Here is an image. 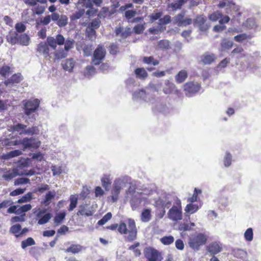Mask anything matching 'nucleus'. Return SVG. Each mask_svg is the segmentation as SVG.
Returning <instances> with one entry per match:
<instances>
[{
  "instance_id": "obj_1",
  "label": "nucleus",
  "mask_w": 261,
  "mask_h": 261,
  "mask_svg": "<svg viewBox=\"0 0 261 261\" xmlns=\"http://www.w3.org/2000/svg\"><path fill=\"white\" fill-rule=\"evenodd\" d=\"M40 104V101L38 99L33 100H29L24 104L23 107L24 114L26 116H24L25 122L29 120L31 122H34L36 120L38 114L36 113Z\"/></svg>"
},
{
  "instance_id": "obj_2",
  "label": "nucleus",
  "mask_w": 261,
  "mask_h": 261,
  "mask_svg": "<svg viewBox=\"0 0 261 261\" xmlns=\"http://www.w3.org/2000/svg\"><path fill=\"white\" fill-rule=\"evenodd\" d=\"M127 226L124 222H121L118 226V230L121 234L128 233L126 239L128 241H133L137 238V229L135 222L133 219H128L127 220Z\"/></svg>"
},
{
  "instance_id": "obj_3",
  "label": "nucleus",
  "mask_w": 261,
  "mask_h": 261,
  "mask_svg": "<svg viewBox=\"0 0 261 261\" xmlns=\"http://www.w3.org/2000/svg\"><path fill=\"white\" fill-rule=\"evenodd\" d=\"M130 183V178L128 176L118 178L114 180L113 187L112 190V199L113 202H116L118 198L120 191L127 185Z\"/></svg>"
},
{
  "instance_id": "obj_4",
  "label": "nucleus",
  "mask_w": 261,
  "mask_h": 261,
  "mask_svg": "<svg viewBox=\"0 0 261 261\" xmlns=\"http://www.w3.org/2000/svg\"><path fill=\"white\" fill-rule=\"evenodd\" d=\"M207 240V237L202 233H198L189 238L188 244L190 248L195 251L199 250L200 247L204 245Z\"/></svg>"
},
{
  "instance_id": "obj_5",
  "label": "nucleus",
  "mask_w": 261,
  "mask_h": 261,
  "mask_svg": "<svg viewBox=\"0 0 261 261\" xmlns=\"http://www.w3.org/2000/svg\"><path fill=\"white\" fill-rule=\"evenodd\" d=\"M218 7L220 8H225L226 13L228 14L230 13V12L233 11V12L231 13L234 17L241 16L242 13L239 12V6L236 5L232 1H229V0H221L220 1L218 4Z\"/></svg>"
},
{
  "instance_id": "obj_6",
  "label": "nucleus",
  "mask_w": 261,
  "mask_h": 261,
  "mask_svg": "<svg viewBox=\"0 0 261 261\" xmlns=\"http://www.w3.org/2000/svg\"><path fill=\"white\" fill-rule=\"evenodd\" d=\"M176 204L178 206L173 205L167 214L169 219L173 221H177L182 219L181 202L179 200H177Z\"/></svg>"
},
{
  "instance_id": "obj_7",
  "label": "nucleus",
  "mask_w": 261,
  "mask_h": 261,
  "mask_svg": "<svg viewBox=\"0 0 261 261\" xmlns=\"http://www.w3.org/2000/svg\"><path fill=\"white\" fill-rule=\"evenodd\" d=\"M106 54L105 48L102 45H98L94 51L92 59V63L95 65H99L104 60Z\"/></svg>"
},
{
  "instance_id": "obj_8",
  "label": "nucleus",
  "mask_w": 261,
  "mask_h": 261,
  "mask_svg": "<svg viewBox=\"0 0 261 261\" xmlns=\"http://www.w3.org/2000/svg\"><path fill=\"white\" fill-rule=\"evenodd\" d=\"M201 86L198 83L189 82L184 85V91L187 97L194 96L200 90Z\"/></svg>"
},
{
  "instance_id": "obj_9",
  "label": "nucleus",
  "mask_w": 261,
  "mask_h": 261,
  "mask_svg": "<svg viewBox=\"0 0 261 261\" xmlns=\"http://www.w3.org/2000/svg\"><path fill=\"white\" fill-rule=\"evenodd\" d=\"M173 24L178 27H186L192 23V19L190 18L185 17V13H179L172 18Z\"/></svg>"
},
{
  "instance_id": "obj_10",
  "label": "nucleus",
  "mask_w": 261,
  "mask_h": 261,
  "mask_svg": "<svg viewBox=\"0 0 261 261\" xmlns=\"http://www.w3.org/2000/svg\"><path fill=\"white\" fill-rule=\"evenodd\" d=\"M18 142V144H22L24 149H37L39 148L41 145V142L33 137H26L21 140H19Z\"/></svg>"
},
{
  "instance_id": "obj_11",
  "label": "nucleus",
  "mask_w": 261,
  "mask_h": 261,
  "mask_svg": "<svg viewBox=\"0 0 261 261\" xmlns=\"http://www.w3.org/2000/svg\"><path fill=\"white\" fill-rule=\"evenodd\" d=\"M206 21V18L203 15H198L192 21L194 27L198 28L200 32H205L210 27V25Z\"/></svg>"
},
{
  "instance_id": "obj_12",
  "label": "nucleus",
  "mask_w": 261,
  "mask_h": 261,
  "mask_svg": "<svg viewBox=\"0 0 261 261\" xmlns=\"http://www.w3.org/2000/svg\"><path fill=\"white\" fill-rule=\"evenodd\" d=\"M173 199L172 195L165 194L156 201V206L161 208H169L171 206Z\"/></svg>"
},
{
  "instance_id": "obj_13",
  "label": "nucleus",
  "mask_w": 261,
  "mask_h": 261,
  "mask_svg": "<svg viewBox=\"0 0 261 261\" xmlns=\"http://www.w3.org/2000/svg\"><path fill=\"white\" fill-rule=\"evenodd\" d=\"M195 226L194 223L190 221V215H185L184 221L178 223V229L183 231H191L193 230V227Z\"/></svg>"
},
{
  "instance_id": "obj_14",
  "label": "nucleus",
  "mask_w": 261,
  "mask_h": 261,
  "mask_svg": "<svg viewBox=\"0 0 261 261\" xmlns=\"http://www.w3.org/2000/svg\"><path fill=\"white\" fill-rule=\"evenodd\" d=\"M94 211L91 206L86 203H83L79 206V210L76 213L77 216H91L94 214Z\"/></svg>"
},
{
  "instance_id": "obj_15",
  "label": "nucleus",
  "mask_w": 261,
  "mask_h": 261,
  "mask_svg": "<svg viewBox=\"0 0 261 261\" xmlns=\"http://www.w3.org/2000/svg\"><path fill=\"white\" fill-rule=\"evenodd\" d=\"M133 99L135 100H144L145 101H149L148 94L143 89H139L135 91L132 94Z\"/></svg>"
},
{
  "instance_id": "obj_16",
  "label": "nucleus",
  "mask_w": 261,
  "mask_h": 261,
  "mask_svg": "<svg viewBox=\"0 0 261 261\" xmlns=\"http://www.w3.org/2000/svg\"><path fill=\"white\" fill-rule=\"evenodd\" d=\"M37 51L39 53L42 54L45 58L49 59L50 58L49 55V48L45 42H41L38 45Z\"/></svg>"
},
{
  "instance_id": "obj_17",
  "label": "nucleus",
  "mask_w": 261,
  "mask_h": 261,
  "mask_svg": "<svg viewBox=\"0 0 261 261\" xmlns=\"http://www.w3.org/2000/svg\"><path fill=\"white\" fill-rule=\"evenodd\" d=\"M132 33V31L130 28L124 29L122 27H119L115 29L116 36H118L120 35L122 39H125L130 36Z\"/></svg>"
},
{
  "instance_id": "obj_18",
  "label": "nucleus",
  "mask_w": 261,
  "mask_h": 261,
  "mask_svg": "<svg viewBox=\"0 0 261 261\" xmlns=\"http://www.w3.org/2000/svg\"><path fill=\"white\" fill-rule=\"evenodd\" d=\"M22 80V76L19 73L14 74L10 79L5 81L4 84L6 86H9L15 84H18Z\"/></svg>"
},
{
  "instance_id": "obj_19",
  "label": "nucleus",
  "mask_w": 261,
  "mask_h": 261,
  "mask_svg": "<svg viewBox=\"0 0 261 261\" xmlns=\"http://www.w3.org/2000/svg\"><path fill=\"white\" fill-rule=\"evenodd\" d=\"M244 26L248 29H253L255 31L260 29L255 19L253 18H248L244 23Z\"/></svg>"
},
{
  "instance_id": "obj_20",
  "label": "nucleus",
  "mask_w": 261,
  "mask_h": 261,
  "mask_svg": "<svg viewBox=\"0 0 261 261\" xmlns=\"http://www.w3.org/2000/svg\"><path fill=\"white\" fill-rule=\"evenodd\" d=\"M125 87L130 92L133 91L134 88L139 86V82H138L134 77H129L125 81Z\"/></svg>"
},
{
  "instance_id": "obj_21",
  "label": "nucleus",
  "mask_w": 261,
  "mask_h": 261,
  "mask_svg": "<svg viewBox=\"0 0 261 261\" xmlns=\"http://www.w3.org/2000/svg\"><path fill=\"white\" fill-rule=\"evenodd\" d=\"M207 251L214 255L221 251L222 248L217 242H212L207 247Z\"/></svg>"
},
{
  "instance_id": "obj_22",
  "label": "nucleus",
  "mask_w": 261,
  "mask_h": 261,
  "mask_svg": "<svg viewBox=\"0 0 261 261\" xmlns=\"http://www.w3.org/2000/svg\"><path fill=\"white\" fill-rule=\"evenodd\" d=\"M153 106H155L153 107L152 109L155 111L163 113L164 114H167L169 112L168 108L160 100H159L156 103L154 104Z\"/></svg>"
},
{
  "instance_id": "obj_23",
  "label": "nucleus",
  "mask_w": 261,
  "mask_h": 261,
  "mask_svg": "<svg viewBox=\"0 0 261 261\" xmlns=\"http://www.w3.org/2000/svg\"><path fill=\"white\" fill-rule=\"evenodd\" d=\"M55 191H49L46 193L44 199L41 201V203L45 206H48L51 202V200L55 197Z\"/></svg>"
},
{
  "instance_id": "obj_24",
  "label": "nucleus",
  "mask_w": 261,
  "mask_h": 261,
  "mask_svg": "<svg viewBox=\"0 0 261 261\" xmlns=\"http://www.w3.org/2000/svg\"><path fill=\"white\" fill-rule=\"evenodd\" d=\"M40 130L37 126H33L31 127L25 128L23 132H20L19 135H25L33 136L34 135H38L39 134Z\"/></svg>"
},
{
  "instance_id": "obj_25",
  "label": "nucleus",
  "mask_w": 261,
  "mask_h": 261,
  "mask_svg": "<svg viewBox=\"0 0 261 261\" xmlns=\"http://www.w3.org/2000/svg\"><path fill=\"white\" fill-rule=\"evenodd\" d=\"M7 41L12 45L18 43V34L16 32H10L6 36Z\"/></svg>"
},
{
  "instance_id": "obj_26",
  "label": "nucleus",
  "mask_w": 261,
  "mask_h": 261,
  "mask_svg": "<svg viewBox=\"0 0 261 261\" xmlns=\"http://www.w3.org/2000/svg\"><path fill=\"white\" fill-rule=\"evenodd\" d=\"M136 77L141 80H145L148 76V73L144 68H137L134 70Z\"/></svg>"
},
{
  "instance_id": "obj_27",
  "label": "nucleus",
  "mask_w": 261,
  "mask_h": 261,
  "mask_svg": "<svg viewBox=\"0 0 261 261\" xmlns=\"http://www.w3.org/2000/svg\"><path fill=\"white\" fill-rule=\"evenodd\" d=\"M74 64L75 62L73 59L70 58L63 61L62 65L64 70L71 72L73 68Z\"/></svg>"
},
{
  "instance_id": "obj_28",
  "label": "nucleus",
  "mask_w": 261,
  "mask_h": 261,
  "mask_svg": "<svg viewBox=\"0 0 261 261\" xmlns=\"http://www.w3.org/2000/svg\"><path fill=\"white\" fill-rule=\"evenodd\" d=\"M84 249L85 248L80 244H72L66 249L65 252L76 254L80 252Z\"/></svg>"
},
{
  "instance_id": "obj_29",
  "label": "nucleus",
  "mask_w": 261,
  "mask_h": 261,
  "mask_svg": "<svg viewBox=\"0 0 261 261\" xmlns=\"http://www.w3.org/2000/svg\"><path fill=\"white\" fill-rule=\"evenodd\" d=\"M233 42L228 39L224 38L221 40L220 43L221 51L229 50L233 46Z\"/></svg>"
},
{
  "instance_id": "obj_30",
  "label": "nucleus",
  "mask_w": 261,
  "mask_h": 261,
  "mask_svg": "<svg viewBox=\"0 0 261 261\" xmlns=\"http://www.w3.org/2000/svg\"><path fill=\"white\" fill-rule=\"evenodd\" d=\"M189 0H177L176 2L169 4L168 8H171L173 11L179 10Z\"/></svg>"
},
{
  "instance_id": "obj_31",
  "label": "nucleus",
  "mask_w": 261,
  "mask_h": 261,
  "mask_svg": "<svg viewBox=\"0 0 261 261\" xmlns=\"http://www.w3.org/2000/svg\"><path fill=\"white\" fill-rule=\"evenodd\" d=\"M151 218V211L150 209H144L141 215V220L143 222H148Z\"/></svg>"
},
{
  "instance_id": "obj_32",
  "label": "nucleus",
  "mask_w": 261,
  "mask_h": 261,
  "mask_svg": "<svg viewBox=\"0 0 261 261\" xmlns=\"http://www.w3.org/2000/svg\"><path fill=\"white\" fill-rule=\"evenodd\" d=\"M188 77L187 72L185 70H180L175 76V79L177 83H183Z\"/></svg>"
},
{
  "instance_id": "obj_33",
  "label": "nucleus",
  "mask_w": 261,
  "mask_h": 261,
  "mask_svg": "<svg viewBox=\"0 0 261 261\" xmlns=\"http://www.w3.org/2000/svg\"><path fill=\"white\" fill-rule=\"evenodd\" d=\"M199 208L200 206L197 204L189 203L186 206L185 211L187 213L193 214L196 212Z\"/></svg>"
},
{
  "instance_id": "obj_34",
  "label": "nucleus",
  "mask_w": 261,
  "mask_h": 261,
  "mask_svg": "<svg viewBox=\"0 0 261 261\" xmlns=\"http://www.w3.org/2000/svg\"><path fill=\"white\" fill-rule=\"evenodd\" d=\"M101 181L102 186L106 191H109L111 185V181L110 180L109 175L105 174L101 178Z\"/></svg>"
},
{
  "instance_id": "obj_35",
  "label": "nucleus",
  "mask_w": 261,
  "mask_h": 261,
  "mask_svg": "<svg viewBox=\"0 0 261 261\" xmlns=\"http://www.w3.org/2000/svg\"><path fill=\"white\" fill-rule=\"evenodd\" d=\"M18 42L23 46H28L30 43V38L26 34L18 35Z\"/></svg>"
},
{
  "instance_id": "obj_36",
  "label": "nucleus",
  "mask_w": 261,
  "mask_h": 261,
  "mask_svg": "<svg viewBox=\"0 0 261 261\" xmlns=\"http://www.w3.org/2000/svg\"><path fill=\"white\" fill-rule=\"evenodd\" d=\"M96 73V69L93 66H87L84 71V76L90 79Z\"/></svg>"
},
{
  "instance_id": "obj_37",
  "label": "nucleus",
  "mask_w": 261,
  "mask_h": 261,
  "mask_svg": "<svg viewBox=\"0 0 261 261\" xmlns=\"http://www.w3.org/2000/svg\"><path fill=\"white\" fill-rule=\"evenodd\" d=\"M215 59V57L214 54H206L202 56L201 61L204 64H211L214 61Z\"/></svg>"
},
{
  "instance_id": "obj_38",
  "label": "nucleus",
  "mask_w": 261,
  "mask_h": 261,
  "mask_svg": "<svg viewBox=\"0 0 261 261\" xmlns=\"http://www.w3.org/2000/svg\"><path fill=\"white\" fill-rule=\"evenodd\" d=\"M143 62L147 65H153L154 66L158 65L159 64V61L155 59L152 56L144 57Z\"/></svg>"
},
{
  "instance_id": "obj_39",
  "label": "nucleus",
  "mask_w": 261,
  "mask_h": 261,
  "mask_svg": "<svg viewBox=\"0 0 261 261\" xmlns=\"http://www.w3.org/2000/svg\"><path fill=\"white\" fill-rule=\"evenodd\" d=\"M22 154V151L18 149L11 151L3 156V159L5 160L10 159L11 158L18 156Z\"/></svg>"
},
{
  "instance_id": "obj_40",
  "label": "nucleus",
  "mask_w": 261,
  "mask_h": 261,
  "mask_svg": "<svg viewBox=\"0 0 261 261\" xmlns=\"http://www.w3.org/2000/svg\"><path fill=\"white\" fill-rule=\"evenodd\" d=\"M86 36L90 40H93L96 38V33L95 29L93 28L87 27L86 29Z\"/></svg>"
},
{
  "instance_id": "obj_41",
  "label": "nucleus",
  "mask_w": 261,
  "mask_h": 261,
  "mask_svg": "<svg viewBox=\"0 0 261 261\" xmlns=\"http://www.w3.org/2000/svg\"><path fill=\"white\" fill-rule=\"evenodd\" d=\"M158 48L162 50H167L170 48V42L168 40H161L158 43Z\"/></svg>"
},
{
  "instance_id": "obj_42",
  "label": "nucleus",
  "mask_w": 261,
  "mask_h": 261,
  "mask_svg": "<svg viewBox=\"0 0 261 261\" xmlns=\"http://www.w3.org/2000/svg\"><path fill=\"white\" fill-rule=\"evenodd\" d=\"M52 217L50 213H47L43 216L39 217L40 219L38 221V224L39 225H43L47 223Z\"/></svg>"
},
{
  "instance_id": "obj_43",
  "label": "nucleus",
  "mask_w": 261,
  "mask_h": 261,
  "mask_svg": "<svg viewBox=\"0 0 261 261\" xmlns=\"http://www.w3.org/2000/svg\"><path fill=\"white\" fill-rule=\"evenodd\" d=\"M244 238L246 241L251 242L253 239V229L251 227L248 228L244 232Z\"/></svg>"
},
{
  "instance_id": "obj_44",
  "label": "nucleus",
  "mask_w": 261,
  "mask_h": 261,
  "mask_svg": "<svg viewBox=\"0 0 261 261\" xmlns=\"http://www.w3.org/2000/svg\"><path fill=\"white\" fill-rule=\"evenodd\" d=\"M174 238L172 236H164L161 238V242L165 245H169L173 243Z\"/></svg>"
},
{
  "instance_id": "obj_45",
  "label": "nucleus",
  "mask_w": 261,
  "mask_h": 261,
  "mask_svg": "<svg viewBox=\"0 0 261 261\" xmlns=\"http://www.w3.org/2000/svg\"><path fill=\"white\" fill-rule=\"evenodd\" d=\"M33 199V194L32 192H28L23 195L21 198L19 199L17 203H21L30 201Z\"/></svg>"
},
{
  "instance_id": "obj_46",
  "label": "nucleus",
  "mask_w": 261,
  "mask_h": 261,
  "mask_svg": "<svg viewBox=\"0 0 261 261\" xmlns=\"http://www.w3.org/2000/svg\"><path fill=\"white\" fill-rule=\"evenodd\" d=\"M65 216L66 213L64 212L57 214L54 218V223L57 225L61 223L62 221L65 219Z\"/></svg>"
},
{
  "instance_id": "obj_47",
  "label": "nucleus",
  "mask_w": 261,
  "mask_h": 261,
  "mask_svg": "<svg viewBox=\"0 0 261 261\" xmlns=\"http://www.w3.org/2000/svg\"><path fill=\"white\" fill-rule=\"evenodd\" d=\"M35 244V242L34 240L32 238L29 237L21 242V246L22 249H25L28 246L34 245Z\"/></svg>"
},
{
  "instance_id": "obj_48",
  "label": "nucleus",
  "mask_w": 261,
  "mask_h": 261,
  "mask_svg": "<svg viewBox=\"0 0 261 261\" xmlns=\"http://www.w3.org/2000/svg\"><path fill=\"white\" fill-rule=\"evenodd\" d=\"M27 128V125L22 123H18L15 125H12L11 129L12 132H17L20 133L23 132Z\"/></svg>"
},
{
  "instance_id": "obj_49",
  "label": "nucleus",
  "mask_w": 261,
  "mask_h": 261,
  "mask_svg": "<svg viewBox=\"0 0 261 261\" xmlns=\"http://www.w3.org/2000/svg\"><path fill=\"white\" fill-rule=\"evenodd\" d=\"M74 40L71 38H68L64 43V48L66 51H68L70 49L72 48L74 46Z\"/></svg>"
},
{
  "instance_id": "obj_50",
  "label": "nucleus",
  "mask_w": 261,
  "mask_h": 261,
  "mask_svg": "<svg viewBox=\"0 0 261 261\" xmlns=\"http://www.w3.org/2000/svg\"><path fill=\"white\" fill-rule=\"evenodd\" d=\"M164 92L166 94H170L176 91L175 86L174 84L168 83L166 84L165 87L164 88Z\"/></svg>"
},
{
  "instance_id": "obj_51",
  "label": "nucleus",
  "mask_w": 261,
  "mask_h": 261,
  "mask_svg": "<svg viewBox=\"0 0 261 261\" xmlns=\"http://www.w3.org/2000/svg\"><path fill=\"white\" fill-rule=\"evenodd\" d=\"M77 198L74 195H71L70 197V204L68 208L69 211H73L77 206Z\"/></svg>"
},
{
  "instance_id": "obj_52",
  "label": "nucleus",
  "mask_w": 261,
  "mask_h": 261,
  "mask_svg": "<svg viewBox=\"0 0 261 261\" xmlns=\"http://www.w3.org/2000/svg\"><path fill=\"white\" fill-rule=\"evenodd\" d=\"M45 42L47 43L48 47L50 46L53 49L55 50L57 47V43L55 38L53 37H47Z\"/></svg>"
},
{
  "instance_id": "obj_53",
  "label": "nucleus",
  "mask_w": 261,
  "mask_h": 261,
  "mask_svg": "<svg viewBox=\"0 0 261 261\" xmlns=\"http://www.w3.org/2000/svg\"><path fill=\"white\" fill-rule=\"evenodd\" d=\"M85 13V11L84 9H79L77 11H76L73 13L71 16V19L72 20L80 19Z\"/></svg>"
},
{
  "instance_id": "obj_54",
  "label": "nucleus",
  "mask_w": 261,
  "mask_h": 261,
  "mask_svg": "<svg viewBox=\"0 0 261 261\" xmlns=\"http://www.w3.org/2000/svg\"><path fill=\"white\" fill-rule=\"evenodd\" d=\"M112 217L111 213L109 212L107 213L103 217L98 221L97 224L99 225H102L110 220Z\"/></svg>"
},
{
  "instance_id": "obj_55",
  "label": "nucleus",
  "mask_w": 261,
  "mask_h": 261,
  "mask_svg": "<svg viewBox=\"0 0 261 261\" xmlns=\"http://www.w3.org/2000/svg\"><path fill=\"white\" fill-rule=\"evenodd\" d=\"M68 23V18L66 15H62L57 22V25L60 27L65 26Z\"/></svg>"
},
{
  "instance_id": "obj_56",
  "label": "nucleus",
  "mask_w": 261,
  "mask_h": 261,
  "mask_svg": "<svg viewBox=\"0 0 261 261\" xmlns=\"http://www.w3.org/2000/svg\"><path fill=\"white\" fill-rule=\"evenodd\" d=\"M222 16V14L219 11H217L213 12L209 15L208 18L213 21H216L219 20Z\"/></svg>"
},
{
  "instance_id": "obj_57",
  "label": "nucleus",
  "mask_w": 261,
  "mask_h": 261,
  "mask_svg": "<svg viewBox=\"0 0 261 261\" xmlns=\"http://www.w3.org/2000/svg\"><path fill=\"white\" fill-rule=\"evenodd\" d=\"M232 161V156L230 153L227 152L224 158V165L226 167L230 166Z\"/></svg>"
},
{
  "instance_id": "obj_58",
  "label": "nucleus",
  "mask_w": 261,
  "mask_h": 261,
  "mask_svg": "<svg viewBox=\"0 0 261 261\" xmlns=\"http://www.w3.org/2000/svg\"><path fill=\"white\" fill-rule=\"evenodd\" d=\"M30 179L28 178L20 177L16 179L14 181V185L18 186L22 184H30Z\"/></svg>"
},
{
  "instance_id": "obj_59",
  "label": "nucleus",
  "mask_w": 261,
  "mask_h": 261,
  "mask_svg": "<svg viewBox=\"0 0 261 261\" xmlns=\"http://www.w3.org/2000/svg\"><path fill=\"white\" fill-rule=\"evenodd\" d=\"M10 68L8 66H3L0 68V74L4 77L9 76Z\"/></svg>"
},
{
  "instance_id": "obj_60",
  "label": "nucleus",
  "mask_w": 261,
  "mask_h": 261,
  "mask_svg": "<svg viewBox=\"0 0 261 261\" xmlns=\"http://www.w3.org/2000/svg\"><path fill=\"white\" fill-rule=\"evenodd\" d=\"M100 21L99 19L95 18L93 19L88 25V27L93 28L94 29H97L99 28L100 25Z\"/></svg>"
},
{
  "instance_id": "obj_61",
  "label": "nucleus",
  "mask_w": 261,
  "mask_h": 261,
  "mask_svg": "<svg viewBox=\"0 0 261 261\" xmlns=\"http://www.w3.org/2000/svg\"><path fill=\"white\" fill-rule=\"evenodd\" d=\"M21 229V226L19 224H16L12 226L10 228V232L15 235L19 232Z\"/></svg>"
},
{
  "instance_id": "obj_62",
  "label": "nucleus",
  "mask_w": 261,
  "mask_h": 261,
  "mask_svg": "<svg viewBox=\"0 0 261 261\" xmlns=\"http://www.w3.org/2000/svg\"><path fill=\"white\" fill-rule=\"evenodd\" d=\"M172 21L171 17L168 15H165L163 18L159 19L160 25H164L169 23Z\"/></svg>"
},
{
  "instance_id": "obj_63",
  "label": "nucleus",
  "mask_w": 261,
  "mask_h": 261,
  "mask_svg": "<svg viewBox=\"0 0 261 261\" xmlns=\"http://www.w3.org/2000/svg\"><path fill=\"white\" fill-rule=\"evenodd\" d=\"M230 62L229 58H225L221 61L217 67L218 70H220L221 68H225L227 65Z\"/></svg>"
},
{
  "instance_id": "obj_64",
  "label": "nucleus",
  "mask_w": 261,
  "mask_h": 261,
  "mask_svg": "<svg viewBox=\"0 0 261 261\" xmlns=\"http://www.w3.org/2000/svg\"><path fill=\"white\" fill-rule=\"evenodd\" d=\"M15 28L16 30L15 32H16L17 33H22L25 30L26 27L22 23H17L16 24Z\"/></svg>"
}]
</instances>
